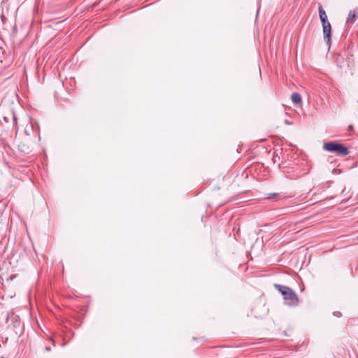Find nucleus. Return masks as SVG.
Listing matches in <instances>:
<instances>
[{
  "instance_id": "obj_3",
  "label": "nucleus",
  "mask_w": 358,
  "mask_h": 358,
  "mask_svg": "<svg viewBox=\"0 0 358 358\" xmlns=\"http://www.w3.org/2000/svg\"><path fill=\"white\" fill-rule=\"evenodd\" d=\"M323 28L324 39L327 44H331V27L330 23L322 24Z\"/></svg>"
},
{
  "instance_id": "obj_8",
  "label": "nucleus",
  "mask_w": 358,
  "mask_h": 358,
  "mask_svg": "<svg viewBox=\"0 0 358 358\" xmlns=\"http://www.w3.org/2000/svg\"><path fill=\"white\" fill-rule=\"evenodd\" d=\"M333 314H334V316H336L337 317H340L342 315L341 313L339 312V311H335V312H334Z\"/></svg>"
},
{
  "instance_id": "obj_12",
  "label": "nucleus",
  "mask_w": 358,
  "mask_h": 358,
  "mask_svg": "<svg viewBox=\"0 0 358 358\" xmlns=\"http://www.w3.org/2000/svg\"><path fill=\"white\" fill-rule=\"evenodd\" d=\"M352 129V126H350L349 127V129Z\"/></svg>"
},
{
  "instance_id": "obj_7",
  "label": "nucleus",
  "mask_w": 358,
  "mask_h": 358,
  "mask_svg": "<svg viewBox=\"0 0 358 358\" xmlns=\"http://www.w3.org/2000/svg\"><path fill=\"white\" fill-rule=\"evenodd\" d=\"M292 101L295 104H298L301 102V96L299 93L294 92L291 96Z\"/></svg>"
},
{
  "instance_id": "obj_11",
  "label": "nucleus",
  "mask_w": 358,
  "mask_h": 358,
  "mask_svg": "<svg viewBox=\"0 0 358 358\" xmlns=\"http://www.w3.org/2000/svg\"><path fill=\"white\" fill-rule=\"evenodd\" d=\"M45 350H48V351H49L50 349V348L46 347V348H45Z\"/></svg>"
},
{
  "instance_id": "obj_2",
  "label": "nucleus",
  "mask_w": 358,
  "mask_h": 358,
  "mask_svg": "<svg viewBox=\"0 0 358 358\" xmlns=\"http://www.w3.org/2000/svg\"><path fill=\"white\" fill-rule=\"evenodd\" d=\"M324 149L329 152H336L341 156H346L349 154V151L345 145L334 141L324 143Z\"/></svg>"
},
{
  "instance_id": "obj_5",
  "label": "nucleus",
  "mask_w": 358,
  "mask_h": 358,
  "mask_svg": "<svg viewBox=\"0 0 358 358\" xmlns=\"http://www.w3.org/2000/svg\"><path fill=\"white\" fill-rule=\"evenodd\" d=\"M319 15L322 24L329 23L325 10L322 6L319 7Z\"/></svg>"
},
{
  "instance_id": "obj_4",
  "label": "nucleus",
  "mask_w": 358,
  "mask_h": 358,
  "mask_svg": "<svg viewBox=\"0 0 358 358\" xmlns=\"http://www.w3.org/2000/svg\"><path fill=\"white\" fill-rule=\"evenodd\" d=\"M18 150L24 154H29L31 152V145L26 141H22L18 145Z\"/></svg>"
},
{
  "instance_id": "obj_9",
  "label": "nucleus",
  "mask_w": 358,
  "mask_h": 358,
  "mask_svg": "<svg viewBox=\"0 0 358 358\" xmlns=\"http://www.w3.org/2000/svg\"><path fill=\"white\" fill-rule=\"evenodd\" d=\"M276 194L275 193H272V194H270L268 196V199H272L273 197L274 196H276Z\"/></svg>"
},
{
  "instance_id": "obj_6",
  "label": "nucleus",
  "mask_w": 358,
  "mask_h": 358,
  "mask_svg": "<svg viewBox=\"0 0 358 358\" xmlns=\"http://www.w3.org/2000/svg\"><path fill=\"white\" fill-rule=\"evenodd\" d=\"M356 17H357L356 12L355 10L350 11L348 14V18L346 20V23L347 24H352L355 21Z\"/></svg>"
},
{
  "instance_id": "obj_1",
  "label": "nucleus",
  "mask_w": 358,
  "mask_h": 358,
  "mask_svg": "<svg viewBox=\"0 0 358 358\" xmlns=\"http://www.w3.org/2000/svg\"><path fill=\"white\" fill-rule=\"evenodd\" d=\"M275 289L281 293L283 298L287 301V304L290 306H296L299 303V298L295 292L289 287L284 285L275 284Z\"/></svg>"
},
{
  "instance_id": "obj_13",
  "label": "nucleus",
  "mask_w": 358,
  "mask_h": 358,
  "mask_svg": "<svg viewBox=\"0 0 358 358\" xmlns=\"http://www.w3.org/2000/svg\"><path fill=\"white\" fill-rule=\"evenodd\" d=\"M1 358H4V357H1Z\"/></svg>"
},
{
  "instance_id": "obj_10",
  "label": "nucleus",
  "mask_w": 358,
  "mask_h": 358,
  "mask_svg": "<svg viewBox=\"0 0 358 358\" xmlns=\"http://www.w3.org/2000/svg\"><path fill=\"white\" fill-rule=\"evenodd\" d=\"M0 19L3 21L4 16L0 14Z\"/></svg>"
}]
</instances>
